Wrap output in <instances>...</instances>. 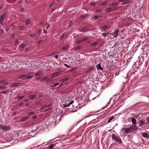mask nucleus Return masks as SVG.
Wrapping results in <instances>:
<instances>
[{
	"mask_svg": "<svg viewBox=\"0 0 149 149\" xmlns=\"http://www.w3.org/2000/svg\"><path fill=\"white\" fill-rule=\"evenodd\" d=\"M135 128V126L134 125L133 127H130L128 128H122V130L124 132L125 134L132 132L134 130V128Z\"/></svg>",
	"mask_w": 149,
	"mask_h": 149,
	"instance_id": "nucleus-1",
	"label": "nucleus"
},
{
	"mask_svg": "<svg viewBox=\"0 0 149 149\" xmlns=\"http://www.w3.org/2000/svg\"><path fill=\"white\" fill-rule=\"evenodd\" d=\"M112 138L114 140L119 143H122L121 140L120 138L114 134H113L112 135Z\"/></svg>",
	"mask_w": 149,
	"mask_h": 149,
	"instance_id": "nucleus-2",
	"label": "nucleus"
},
{
	"mask_svg": "<svg viewBox=\"0 0 149 149\" xmlns=\"http://www.w3.org/2000/svg\"><path fill=\"white\" fill-rule=\"evenodd\" d=\"M0 129L3 130L4 131H9L10 129V127L9 126L7 125H0Z\"/></svg>",
	"mask_w": 149,
	"mask_h": 149,
	"instance_id": "nucleus-3",
	"label": "nucleus"
},
{
	"mask_svg": "<svg viewBox=\"0 0 149 149\" xmlns=\"http://www.w3.org/2000/svg\"><path fill=\"white\" fill-rule=\"evenodd\" d=\"M7 15V13L6 12L4 13L0 17V24L1 25H3V21L5 19V17Z\"/></svg>",
	"mask_w": 149,
	"mask_h": 149,
	"instance_id": "nucleus-4",
	"label": "nucleus"
},
{
	"mask_svg": "<svg viewBox=\"0 0 149 149\" xmlns=\"http://www.w3.org/2000/svg\"><path fill=\"white\" fill-rule=\"evenodd\" d=\"M19 78L22 79H27L32 78V77H28V75H23L19 76Z\"/></svg>",
	"mask_w": 149,
	"mask_h": 149,
	"instance_id": "nucleus-5",
	"label": "nucleus"
},
{
	"mask_svg": "<svg viewBox=\"0 0 149 149\" xmlns=\"http://www.w3.org/2000/svg\"><path fill=\"white\" fill-rule=\"evenodd\" d=\"M118 29H116L115 31H114L113 33H111L110 34L113 35L115 38H117L118 36L117 34L118 32Z\"/></svg>",
	"mask_w": 149,
	"mask_h": 149,
	"instance_id": "nucleus-6",
	"label": "nucleus"
},
{
	"mask_svg": "<svg viewBox=\"0 0 149 149\" xmlns=\"http://www.w3.org/2000/svg\"><path fill=\"white\" fill-rule=\"evenodd\" d=\"M146 120L144 119H142L139 122V126H141L144 125L145 123Z\"/></svg>",
	"mask_w": 149,
	"mask_h": 149,
	"instance_id": "nucleus-7",
	"label": "nucleus"
},
{
	"mask_svg": "<svg viewBox=\"0 0 149 149\" xmlns=\"http://www.w3.org/2000/svg\"><path fill=\"white\" fill-rule=\"evenodd\" d=\"M120 2H122V4L125 5L128 4L129 3V0H119Z\"/></svg>",
	"mask_w": 149,
	"mask_h": 149,
	"instance_id": "nucleus-8",
	"label": "nucleus"
},
{
	"mask_svg": "<svg viewBox=\"0 0 149 149\" xmlns=\"http://www.w3.org/2000/svg\"><path fill=\"white\" fill-rule=\"evenodd\" d=\"M27 45V43L25 42H24L21 44L20 45L19 47L20 48H24Z\"/></svg>",
	"mask_w": 149,
	"mask_h": 149,
	"instance_id": "nucleus-9",
	"label": "nucleus"
},
{
	"mask_svg": "<svg viewBox=\"0 0 149 149\" xmlns=\"http://www.w3.org/2000/svg\"><path fill=\"white\" fill-rule=\"evenodd\" d=\"M142 135L144 137H147L149 139V135L146 133H143L142 134Z\"/></svg>",
	"mask_w": 149,
	"mask_h": 149,
	"instance_id": "nucleus-10",
	"label": "nucleus"
},
{
	"mask_svg": "<svg viewBox=\"0 0 149 149\" xmlns=\"http://www.w3.org/2000/svg\"><path fill=\"white\" fill-rule=\"evenodd\" d=\"M93 68H94L93 67H90V68H88L86 70V73H88L92 72V70L93 69Z\"/></svg>",
	"mask_w": 149,
	"mask_h": 149,
	"instance_id": "nucleus-11",
	"label": "nucleus"
},
{
	"mask_svg": "<svg viewBox=\"0 0 149 149\" xmlns=\"http://www.w3.org/2000/svg\"><path fill=\"white\" fill-rule=\"evenodd\" d=\"M28 118V117L27 116H26L24 118H22L20 119L19 120L21 122H24Z\"/></svg>",
	"mask_w": 149,
	"mask_h": 149,
	"instance_id": "nucleus-12",
	"label": "nucleus"
},
{
	"mask_svg": "<svg viewBox=\"0 0 149 149\" xmlns=\"http://www.w3.org/2000/svg\"><path fill=\"white\" fill-rule=\"evenodd\" d=\"M58 85H59L58 86V87H61L62 86V84H59V83H55L52 86V87H54Z\"/></svg>",
	"mask_w": 149,
	"mask_h": 149,
	"instance_id": "nucleus-13",
	"label": "nucleus"
},
{
	"mask_svg": "<svg viewBox=\"0 0 149 149\" xmlns=\"http://www.w3.org/2000/svg\"><path fill=\"white\" fill-rule=\"evenodd\" d=\"M27 75H28V77H32V78L33 77V75L34 74V73L32 72H27Z\"/></svg>",
	"mask_w": 149,
	"mask_h": 149,
	"instance_id": "nucleus-14",
	"label": "nucleus"
},
{
	"mask_svg": "<svg viewBox=\"0 0 149 149\" xmlns=\"http://www.w3.org/2000/svg\"><path fill=\"white\" fill-rule=\"evenodd\" d=\"M101 17L99 15H95L94 17H93L92 18V19L94 20H95L97 19H100V18Z\"/></svg>",
	"mask_w": 149,
	"mask_h": 149,
	"instance_id": "nucleus-15",
	"label": "nucleus"
},
{
	"mask_svg": "<svg viewBox=\"0 0 149 149\" xmlns=\"http://www.w3.org/2000/svg\"><path fill=\"white\" fill-rule=\"evenodd\" d=\"M96 68L97 69L101 70H103V68L101 67L100 64H98L96 65Z\"/></svg>",
	"mask_w": 149,
	"mask_h": 149,
	"instance_id": "nucleus-16",
	"label": "nucleus"
},
{
	"mask_svg": "<svg viewBox=\"0 0 149 149\" xmlns=\"http://www.w3.org/2000/svg\"><path fill=\"white\" fill-rule=\"evenodd\" d=\"M43 74V72H42L39 71L38 72L36 73L35 74V76H38L40 75Z\"/></svg>",
	"mask_w": 149,
	"mask_h": 149,
	"instance_id": "nucleus-17",
	"label": "nucleus"
},
{
	"mask_svg": "<svg viewBox=\"0 0 149 149\" xmlns=\"http://www.w3.org/2000/svg\"><path fill=\"white\" fill-rule=\"evenodd\" d=\"M98 44V43L97 42H95L93 43H91L90 44L89 46L90 47H92L94 46L95 45H97Z\"/></svg>",
	"mask_w": 149,
	"mask_h": 149,
	"instance_id": "nucleus-18",
	"label": "nucleus"
},
{
	"mask_svg": "<svg viewBox=\"0 0 149 149\" xmlns=\"http://www.w3.org/2000/svg\"><path fill=\"white\" fill-rule=\"evenodd\" d=\"M36 95H32L29 96V99L30 100H32L36 97Z\"/></svg>",
	"mask_w": 149,
	"mask_h": 149,
	"instance_id": "nucleus-19",
	"label": "nucleus"
},
{
	"mask_svg": "<svg viewBox=\"0 0 149 149\" xmlns=\"http://www.w3.org/2000/svg\"><path fill=\"white\" fill-rule=\"evenodd\" d=\"M69 47V46L68 45H67L62 47L61 49L63 50H64L67 49H68Z\"/></svg>",
	"mask_w": 149,
	"mask_h": 149,
	"instance_id": "nucleus-20",
	"label": "nucleus"
},
{
	"mask_svg": "<svg viewBox=\"0 0 149 149\" xmlns=\"http://www.w3.org/2000/svg\"><path fill=\"white\" fill-rule=\"evenodd\" d=\"M21 84L20 83H17L16 84H12V85L10 86V87H15V86H19Z\"/></svg>",
	"mask_w": 149,
	"mask_h": 149,
	"instance_id": "nucleus-21",
	"label": "nucleus"
},
{
	"mask_svg": "<svg viewBox=\"0 0 149 149\" xmlns=\"http://www.w3.org/2000/svg\"><path fill=\"white\" fill-rule=\"evenodd\" d=\"M118 4V2H115L114 3H111L110 4V6L111 7H113L115 6Z\"/></svg>",
	"mask_w": 149,
	"mask_h": 149,
	"instance_id": "nucleus-22",
	"label": "nucleus"
},
{
	"mask_svg": "<svg viewBox=\"0 0 149 149\" xmlns=\"http://www.w3.org/2000/svg\"><path fill=\"white\" fill-rule=\"evenodd\" d=\"M52 78L51 77L50 78L48 79H47V81L45 82V83L46 84H47L48 83H49L52 81Z\"/></svg>",
	"mask_w": 149,
	"mask_h": 149,
	"instance_id": "nucleus-23",
	"label": "nucleus"
},
{
	"mask_svg": "<svg viewBox=\"0 0 149 149\" xmlns=\"http://www.w3.org/2000/svg\"><path fill=\"white\" fill-rule=\"evenodd\" d=\"M31 23V21L29 19H27L25 21V23L27 25H29Z\"/></svg>",
	"mask_w": 149,
	"mask_h": 149,
	"instance_id": "nucleus-24",
	"label": "nucleus"
},
{
	"mask_svg": "<svg viewBox=\"0 0 149 149\" xmlns=\"http://www.w3.org/2000/svg\"><path fill=\"white\" fill-rule=\"evenodd\" d=\"M66 36V34L65 33H63L62 36L60 37V40H62Z\"/></svg>",
	"mask_w": 149,
	"mask_h": 149,
	"instance_id": "nucleus-25",
	"label": "nucleus"
},
{
	"mask_svg": "<svg viewBox=\"0 0 149 149\" xmlns=\"http://www.w3.org/2000/svg\"><path fill=\"white\" fill-rule=\"evenodd\" d=\"M131 121L132 123L134 124H136V120L134 118H132L131 119Z\"/></svg>",
	"mask_w": 149,
	"mask_h": 149,
	"instance_id": "nucleus-26",
	"label": "nucleus"
},
{
	"mask_svg": "<svg viewBox=\"0 0 149 149\" xmlns=\"http://www.w3.org/2000/svg\"><path fill=\"white\" fill-rule=\"evenodd\" d=\"M87 29V27H84L82 29H80L79 30L80 32H84Z\"/></svg>",
	"mask_w": 149,
	"mask_h": 149,
	"instance_id": "nucleus-27",
	"label": "nucleus"
},
{
	"mask_svg": "<svg viewBox=\"0 0 149 149\" xmlns=\"http://www.w3.org/2000/svg\"><path fill=\"white\" fill-rule=\"evenodd\" d=\"M82 47V45H79L77 46V47H75L74 48V49L75 50H78L79 49L81 48Z\"/></svg>",
	"mask_w": 149,
	"mask_h": 149,
	"instance_id": "nucleus-28",
	"label": "nucleus"
},
{
	"mask_svg": "<svg viewBox=\"0 0 149 149\" xmlns=\"http://www.w3.org/2000/svg\"><path fill=\"white\" fill-rule=\"evenodd\" d=\"M112 10V8H107L106 9V11L107 12L109 13L111 12Z\"/></svg>",
	"mask_w": 149,
	"mask_h": 149,
	"instance_id": "nucleus-29",
	"label": "nucleus"
},
{
	"mask_svg": "<svg viewBox=\"0 0 149 149\" xmlns=\"http://www.w3.org/2000/svg\"><path fill=\"white\" fill-rule=\"evenodd\" d=\"M114 118V117L113 116H112L111 117L109 118V119H108V123H109L111 120Z\"/></svg>",
	"mask_w": 149,
	"mask_h": 149,
	"instance_id": "nucleus-30",
	"label": "nucleus"
},
{
	"mask_svg": "<svg viewBox=\"0 0 149 149\" xmlns=\"http://www.w3.org/2000/svg\"><path fill=\"white\" fill-rule=\"evenodd\" d=\"M70 105H69V103H67V102H66L65 104H64L63 106H64V107H69Z\"/></svg>",
	"mask_w": 149,
	"mask_h": 149,
	"instance_id": "nucleus-31",
	"label": "nucleus"
},
{
	"mask_svg": "<svg viewBox=\"0 0 149 149\" xmlns=\"http://www.w3.org/2000/svg\"><path fill=\"white\" fill-rule=\"evenodd\" d=\"M8 82L6 81V80L3 79V82L2 84L3 85L7 84H8Z\"/></svg>",
	"mask_w": 149,
	"mask_h": 149,
	"instance_id": "nucleus-32",
	"label": "nucleus"
},
{
	"mask_svg": "<svg viewBox=\"0 0 149 149\" xmlns=\"http://www.w3.org/2000/svg\"><path fill=\"white\" fill-rule=\"evenodd\" d=\"M88 36H86L81 40H82V42L86 41L88 39Z\"/></svg>",
	"mask_w": 149,
	"mask_h": 149,
	"instance_id": "nucleus-33",
	"label": "nucleus"
},
{
	"mask_svg": "<svg viewBox=\"0 0 149 149\" xmlns=\"http://www.w3.org/2000/svg\"><path fill=\"white\" fill-rule=\"evenodd\" d=\"M108 27V26H102V28L104 30H106Z\"/></svg>",
	"mask_w": 149,
	"mask_h": 149,
	"instance_id": "nucleus-34",
	"label": "nucleus"
},
{
	"mask_svg": "<svg viewBox=\"0 0 149 149\" xmlns=\"http://www.w3.org/2000/svg\"><path fill=\"white\" fill-rule=\"evenodd\" d=\"M18 28L19 30L24 29H25V27L24 26H19L18 27Z\"/></svg>",
	"mask_w": 149,
	"mask_h": 149,
	"instance_id": "nucleus-35",
	"label": "nucleus"
},
{
	"mask_svg": "<svg viewBox=\"0 0 149 149\" xmlns=\"http://www.w3.org/2000/svg\"><path fill=\"white\" fill-rule=\"evenodd\" d=\"M7 88L4 86H0V89H6Z\"/></svg>",
	"mask_w": 149,
	"mask_h": 149,
	"instance_id": "nucleus-36",
	"label": "nucleus"
},
{
	"mask_svg": "<svg viewBox=\"0 0 149 149\" xmlns=\"http://www.w3.org/2000/svg\"><path fill=\"white\" fill-rule=\"evenodd\" d=\"M54 146V145L53 144H51L49 145V148L50 149H51L53 148Z\"/></svg>",
	"mask_w": 149,
	"mask_h": 149,
	"instance_id": "nucleus-37",
	"label": "nucleus"
},
{
	"mask_svg": "<svg viewBox=\"0 0 149 149\" xmlns=\"http://www.w3.org/2000/svg\"><path fill=\"white\" fill-rule=\"evenodd\" d=\"M82 42V40H79L77 41L76 42V43H77V44H79Z\"/></svg>",
	"mask_w": 149,
	"mask_h": 149,
	"instance_id": "nucleus-38",
	"label": "nucleus"
},
{
	"mask_svg": "<svg viewBox=\"0 0 149 149\" xmlns=\"http://www.w3.org/2000/svg\"><path fill=\"white\" fill-rule=\"evenodd\" d=\"M102 11V10L101 9H98L97 10H96V13H101Z\"/></svg>",
	"mask_w": 149,
	"mask_h": 149,
	"instance_id": "nucleus-39",
	"label": "nucleus"
},
{
	"mask_svg": "<svg viewBox=\"0 0 149 149\" xmlns=\"http://www.w3.org/2000/svg\"><path fill=\"white\" fill-rule=\"evenodd\" d=\"M43 41L42 40H40L38 42V43L39 44H42L43 43Z\"/></svg>",
	"mask_w": 149,
	"mask_h": 149,
	"instance_id": "nucleus-40",
	"label": "nucleus"
},
{
	"mask_svg": "<svg viewBox=\"0 0 149 149\" xmlns=\"http://www.w3.org/2000/svg\"><path fill=\"white\" fill-rule=\"evenodd\" d=\"M42 97V95H39V96H38V97H36V99H40V97Z\"/></svg>",
	"mask_w": 149,
	"mask_h": 149,
	"instance_id": "nucleus-41",
	"label": "nucleus"
},
{
	"mask_svg": "<svg viewBox=\"0 0 149 149\" xmlns=\"http://www.w3.org/2000/svg\"><path fill=\"white\" fill-rule=\"evenodd\" d=\"M107 3V2L106 1H104V2H102V3L101 5L104 6Z\"/></svg>",
	"mask_w": 149,
	"mask_h": 149,
	"instance_id": "nucleus-42",
	"label": "nucleus"
},
{
	"mask_svg": "<svg viewBox=\"0 0 149 149\" xmlns=\"http://www.w3.org/2000/svg\"><path fill=\"white\" fill-rule=\"evenodd\" d=\"M8 91H9V90H6L5 91H2V92H1V93L5 94H6V92H8Z\"/></svg>",
	"mask_w": 149,
	"mask_h": 149,
	"instance_id": "nucleus-43",
	"label": "nucleus"
},
{
	"mask_svg": "<svg viewBox=\"0 0 149 149\" xmlns=\"http://www.w3.org/2000/svg\"><path fill=\"white\" fill-rule=\"evenodd\" d=\"M34 114V112H30L29 113V115H33Z\"/></svg>",
	"mask_w": 149,
	"mask_h": 149,
	"instance_id": "nucleus-44",
	"label": "nucleus"
},
{
	"mask_svg": "<svg viewBox=\"0 0 149 149\" xmlns=\"http://www.w3.org/2000/svg\"><path fill=\"white\" fill-rule=\"evenodd\" d=\"M48 78V77H45L41 79L42 81H45Z\"/></svg>",
	"mask_w": 149,
	"mask_h": 149,
	"instance_id": "nucleus-45",
	"label": "nucleus"
},
{
	"mask_svg": "<svg viewBox=\"0 0 149 149\" xmlns=\"http://www.w3.org/2000/svg\"><path fill=\"white\" fill-rule=\"evenodd\" d=\"M24 104V103L23 102H21V103H20L19 104V106H21L22 105H23V104Z\"/></svg>",
	"mask_w": 149,
	"mask_h": 149,
	"instance_id": "nucleus-46",
	"label": "nucleus"
},
{
	"mask_svg": "<svg viewBox=\"0 0 149 149\" xmlns=\"http://www.w3.org/2000/svg\"><path fill=\"white\" fill-rule=\"evenodd\" d=\"M24 97V96H19V97H18V98L20 100L21 99L23 98Z\"/></svg>",
	"mask_w": 149,
	"mask_h": 149,
	"instance_id": "nucleus-47",
	"label": "nucleus"
},
{
	"mask_svg": "<svg viewBox=\"0 0 149 149\" xmlns=\"http://www.w3.org/2000/svg\"><path fill=\"white\" fill-rule=\"evenodd\" d=\"M144 127H145L147 128H148L149 127V126L148 125L146 124H145V125L144 126Z\"/></svg>",
	"mask_w": 149,
	"mask_h": 149,
	"instance_id": "nucleus-48",
	"label": "nucleus"
},
{
	"mask_svg": "<svg viewBox=\"0 0 149 149\" xmlns=\"http://www.w3.org/2000/svg\"><path fill=\"white\" fill-rule=\"evenodd\" d=\"M68 79V78H64L62 79V80L63 81H67Z\"/></svg>",
	"mask_w": 149,
	"mask_h": 149,
	"instance_id": "nucleus-49",
	"label": "nucleus"
},
{
	"mask_svg": "<svg viewBox=\"0 0 149 149\" xmlns=\"http://www.w3.org/2000/svg\"><path fill=\"white\" fill-rule=\"evenodd\" d=\"M48 107H49V105H44L43 106V108L44 109L45 108Z\"/></svg>",
	"mask_w": 149,
	"mask_h": 149,
	"instance_id": "nucleus-50",
	"label": "nucleus"
},
{
	"mask_svg": "<svg viewBox=\"0 0 149 149\" xmlns=\"http://www.w3.org/2000/svg\"><path fill=\"white\" fill-rule=\"evenodd\" d=\"M64 66H65L66 67L68 68H70V66L68 65L65 64L64 65Z\"/></svg>",
	"mask_w": 149,
	"mask_h": 149,
	"instance_id": "nucleus-51",
	"label": "nucleus"
},
{
	"mask_svg": "<svg viewBox=\"0 0 149 149\" xmlns=\"http://www.w3.org/2000/svg\"><path fill=\"white\" fill-rule=\"evenodd\" d=\"M36 117L37 116H33L32 118L33 119H34L36 118Z\"/></svg>",
	"mask_w": 149,
	"mask_h": 149,
	"instance_id": "nucleus-52",
	"label": "nucleus"
},
{
	"mask_svg": "<svg viewBox=\"0 0 149 149\" xmlns=\"http://www.w3.org/2000/svg\"><path fill=\"white\" fill-rule=\"evenodd\" d=\"M74 102V101L73 100L71 101H70V102L69 103V105H71L72 104H73Z\"/></svg>",
	"mask_w": 149,
	"mask_h": 149,
	"instance_id": "nucleus-53",
	"label": "nucleus"
},
{
	"mask_svg": "<svg viewBox=\"0 0 149 149\" xmlns=\"http://www.w3.org/2000/svg\"><path fill=\"white\" fill-rule=\"evenodd\" d=\"M58 55H56V56H54V57L56 58L57 59H58Z\"/></svg>",
	"mask_w": 149,
	"mask_h": 149,
	"instance_id": "nucleus-54",
	"label": "nucleus"
},
{
	"mask_svg": "<svg viewBox=\"0 0 149 149\" xmlns=\"http://www.w3.org/2000/svg\"><path fill=\"white\" fill-rule=\"evenodd\" d=\"M18 40H15V44L16 45H17L18 43Z\"/></svg>",
	"mask_w": 149,
	"mask_h": 149,
	"instance_id": "nucleus-55",
	"label": "nucleus"
},
{
	"mask_svg": "<svg viewBox=\"0 0 149 149\" xmlns=\"http://www.w3.org/2000/svg\"><path fill=\"white\" fill-rule=\"evenodd\" d=\"M106 35V33H102V36L104 37H105Z\"/></svg>",
	"mask_w": 149,
	"mask_h": 149,
	"instance_id": "nucleus-56",
	"label": "nucleus"
},
{
	"mask_svg": "<svg viewBox=\"0 0 149 149\" xmlns=\"http://www.w3.org/2000/svg\"><path fill=\"white\" fill-rule=\"evenodd\" d=\"M54 5V3H52L49 5V7L50 8L52 7Z\"/></svg>",
	"mask_w": 149,
	"mask_h": 149,
	"instance_id": "nucleus-57",
	"label": "nucleus"
},
{
	"mask_svg": "<svg viewBox=\"0 0 149 149\" xmlns=\"http://www.w3.org/2000/svg\"><path fill=\"white\" fill-rule=\"evenodd\" d=\"M43 32L45 33H47V31L45 29H43Z\"/></svg>",
	"mask_w": 149,
	"mask_h": 149,
	"instance_id": "nucleus-58",
	"label": "nucleus"
},
{
	"mask_svg": "<svg viewBox=\"0 0 149 149\" xmlns=\"http://www.w3.org/2000/svg\"><path fill=\"white\" fill-rule=\"evenodd\" d=\"M3 81V79L0 80V84H2Z\"/></svg>",
	"mask_w": 149,
	"mask_h": 149,
	"instance_id": "nucleus-59",
	"label": "nucleus"
},
{
	"mask_svg": "<svg viewBox=\"0 0 149 149\" xmlns=\"http://www.w3.org/2000/svg\"><path fill=\"white\" fill-rule=\"evenodd\" d=\"M72 21H70L69 22V25L70 26H71V25H72Z\"/></svg>",
	"mask_w": 149,
	"mask_h": 149,
	"instance_id": "nucleus-60",
	"label": "nucleus"
},
{
	"mask_svg": "<svg viewBox=\"0 0 149 149\" xmlns=\"http://www.w3.org/2000/svg\"><path fill=\"white\" fill-rule=\"evenodd\" d=\"M117 9V8L116 7H115L113 8H112V10H113L114 11H115Z\"/></svg>",
	"mask_w": 149,
	"mask_h": 149,
	"instance_id": "nucleus-61",
	"label": "nucleus"
},
{
	"mask_svg": "<svg viewBox=\"0 0 149 149\" xmlns=\"http://www.w3.org/2000/svg\"><path fill=\"white\" fill-rule=\"evenodd\" d=\"M35 35V34H34V33H33L32 34H31L30 35V37H33V36H34Z\"/></svg>",
	"mask_w": 149,
	"mask_h": 149,
	"instance_id": "nucleus-62",
	"label": "nucleus"
},
{
	"mask_svg": "<svg viewBox=\"0 0 149 149\" xmlns=\"http://www.w3.org/2000/svg\"><path fill=\"white\" fill-rule=\"evenodd\" d=\"M15 36V35L14 33H13V35H12V37H13V38H14Z\"/></svg>",
	"mask_w": 149,
	"mask_h": 149,
	"instance_id": "nucleus-63",
	"label": "nucleus"
},
{
	"mask_svg": "<svg viewBox=\"0 0 149 149\" xmlns=\"http://www.w3.org/2000/svg\"><path fill=\"white\" fill-rule=\"evenodd\" d=\"M41 30H42V29H39L38 31V33H40L41 31Z\"/></svg>",
	"mask_w": 149,
	"mask_h": 149,
	"instance_id": "nucleus-64",
	"label": "nucleus"
}]
</instances>
